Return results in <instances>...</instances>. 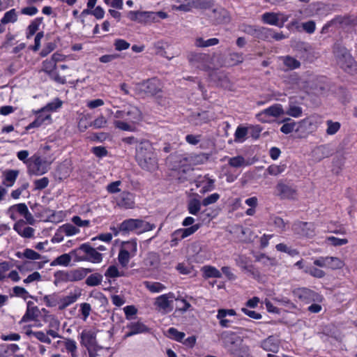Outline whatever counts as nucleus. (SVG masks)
I'll list each match as a JSON object with an SVG mask.
<instances>
[{
	"instance_id": "nucleus-1",
	"label": "nucleus",
	"mask_w": 357,
	"mask_h": 357,
	"mask_svg": "<svg viewBox=\"0 0 357 357\" xmlns=\"http://www.w3.org/2000/svg\"><path fill=\"white\" fill-rule=\"evenodd\" d=\"M224 347L233 357H251L249 347L243 344V339L232 331H223L220 335Z\"/></svg>"
},
{
	"instance_id": "nucleus-2",
	"label": "nucleus",
	"mask_w": 357,
	"mask_h": 357,
	"mask_svg": "<svg viewBox=\"0 0 357 357\" xmlns=\"http://www.w3.org/2000/svg\"><path fill=\"white\" fill-rule=\"evenodd\" d=\"M333 53L339 66L349 74L354 73L357 70V63L346 47L336 43L333 46Z\"/></svg>"
},
{
	"instance_id": "nucleus-3",
	"label": "nucleus",
	"mask_w": 357,
	"mask_h": 357,
	"mask_svg": "<svg viewBox=\"0 0 357 357\" xmlns=\"http://www.w3.org/2000/svg\"><path fill=\"white\" fill-rule=\"evenodd\" d=\"M162 83L156 77H153L137 83L134 90L135 93L142 98L159 96L162 92Z\"/></svg>"
},
{
	"instance_id": "nucleus-4",
	"label": "nucleus",
	"mask_w": 357,
	"mask_h": 357,
	"mask_svg": "<svg viewBox=\"0 0 357 357\" xmlns=\"http://www.w3.org/2000/svg\"><path fill=\"white\" fill-rule=\"evenodd\" d=\"M92 271L93 269L86 268H78L70 271H58L54 274L55 278L54 284L80 281Z\"/></svg>"
},
{
	"instance_id": "nucleus-5",
	"label": "nucleus",
	"mask_w": 357,
	"mask_h": 357,
	"mask_svg": "<svg viewBox=\"0 0 357 357\" xmlns=\"http://www.w3.org/2000/svg\"><path fill=\"white\" fill-rule=\"evenodd\" d=\"M155 227L154 224L140 219H128L120 225L119 229L122 231H135L137 234L151 231Z\"/></svg>"
},
{
	"instance_id": "nucleus-6",
	"label": "nucleus",
	"mask_w": 357,
	"mask_h": 357,
	"mask_svg": "<svg viewBox=\"0 0 357 357\" xmlns=\"http://www.w3.org/2000/svg\"><path fill=\"white\" fill-rule=\"evenodd\" d=\"M187 58L189 63L197 68L204 71L211 69L212 58L208 54L191 52Z\"/></svg>"
},
{
	"instance_id": "nucleus-7",
	"label": "nucleus",
	"mask_w": 357,
	"mask_h": 357,
	"mask_svg": "<svg viewBox=\"0 0 357 357\" xmlns=\"http://www.w3.org/2000/svg\"><path fill=\"white\" fill-rule=\"evenodd\" d=\"M116 119H123L137 124L142 121L143 116L140 109L132 105H129L122 110H117L114 114Z\"/></svg>"
},
{
	"instance_id": "nucleus-8",
	"label": "nucleus",
	"mask_w": 357,
	"mask_h": 357,
	"mask_svg": "<svg viewBox=\"0 0 357 357\" xmlns=\"http://www.w3.org/2000/svg\"><path fill=\"white\" fill-rule=\"evenodd\" d=\"M26 165L28 173L30 175H43L45 174L49 169L47 162L36 155L27 159Z\"/></svg>"
},
{
	"instance_id": "nucleus-9",
	"label": "nucleus",
	"mask_w": 357,
	"mask_h": 357,
	"mask_svg": "<svg viewBox=\"0 0 357 357\" xmlns=\"http://www.w3.org/2000/svg\"><path fill=\"white\" fill-rule=\"evenodd\" d=\"M293 295L305 303L321 302L323 297L319 294L307 287H299L292 291Z\"/></svg>"
},
{
	"instance_id": "nucleus-10",
	"label": "nucleus",
	"mask_w": 357,
	"mask_h": 357,
	"mask_svg": "<svg viewBox=\"0 0 357 357\" xmlns=\"http://www.w3.org/2000/svg\"><path fill=\"white\" fill-rule=\"evenodd\" d=\"M77 250L82 251L86 254V256L81 258V260L89 261L92 263H99L102 259V255L89 243L82 244Z\"/></svg>"
},
{
	"instance_id": "nucleus-11",
	"label": "nucleus",
	"mask_w": 357,
	"mask_h": 357,
	"mask_svg": "<svg viewBox=\"0 0 357 357\" xmlns=\"http://www.w3.org/2000/svg\"><path fill=\"white\" fill-rule=\"evenodd\" d=\"M136 160L142 169L151 172L156 167V160L153 153H149L146 155L136 153Z\"/></svg>"
},
{
	"instance_id": "nucleus-12",
	"label": "nucleus",
	"mask_w": 357,
	"mask_h": 357,
	"mask_svg": "<svg viewBox=\"0 0 357 357\" xmlns=\"http://www.w3.org/2000/svg\"><path fill=\"white\" fill-rule=\"evenodd\" d=\"M81 345L85 347L88 352L98 346L96 340V333L93 331L84 330L80 334Z\"/></svg>"
},
{
	"instance_id": "nucleus-13",
	"label": "nucleus",
	"mask_w": 357,
	"mask_h": 357,
	"mask_svg": "<svg viewBox=\"0 0 357 357\" xmlns=\"http://www.w3.org/2000/svg\"><path fill=\"white\" fill-rule=\"evenodd\" d=\"M126 328H127L128 331L125 334L124 338L131 337L136 334L148 333L150 331V329L140 321H131L126 325Z\"/></svg>"
},
{
	"instance_id": "nucleus-14",
	"label": "nucleus",
	"mask_w": 357,
	"mask_h": 357,
	"mask_svg": "<svg viewBox=\"0 0 357 357\" xmlns=\"http://www.w3.org/2000/svg\"><path fill=\"white\" fill-rule=\"evenodd\" d=\"M174 297V294L172 293L161 295L156 298L155 305L165 312H171L173 309V301L169 300V298H173Z\"/></svg>"
},
{
	"instance_id": "nucleus-15",
	"label": "nucleus",
	"mask_w": 357,
	"mask_h": 357,
	"mask_svg": "<svg viewBox=\"0 0 357 357\" xmlns=\"http://www.w3.org/2000/svg\"><path fill=\"white\" fill-rule=\"evenodd\" d=\"M167 17V14L163 11L151 12V11H140L139 14V23H146L151 22H157L158 19H165Z\"/></svg>"
},
{
	"instance_id": "nucleus-16",
	"label": "nucleus",
	"mask_w": 357,
	"mask_h": 357,
	"mask_svg": "<svg viewBox=\"0 0 357 357\" xmlns=\"http://www.w3.org/2000/svg\"><path fill=\"white\" fill-rule=\"evenodd\" d=\"M276 190L278 191V195L281 199L293 198L296 193V190L292 185L285 183L282 181H280L278 183Z\"/></svg>"
},
{
	"instance_id": "nucleus-17",
	"label": "nucleus",
	"mask_w": 357,
	"mask_h": 357,
	"mask_svg": "<svg viewBox=\"0 0 357 357\" xmlns=\"http://www.w3.org/2000/svg\"><path fill=\"white\" fill-rule=\"evenodd\" d=\"M294 230L301 235L310 237L314 235L313 225L306 222H297L293 225Z\"/></svg>"
},
{
	"instance_id": "nucleus-18",
	"label": "nucleus",
	"mask_w": 357,
	"mask_h": 357,
	"mask_svg": "<svg viewBox=\"0 0 357 357\" xmlns=\"http://www.w3.org/2000/svg\"><path fill=\"white\" fill-rule=\"evenodd\" d=\"M117 204L125 208H132L135 205L134 195L129 192H122L117 199Z\"/></svg>"
},
{
	"instance_id": "nucleus-19",
	"label": "nucleus",
	"mask_w": 357,
	"mask_h": 357,
	"mask_svg": "<svg viewBox=\"0 0 357 357\" xmlns=\"http://www.w3.org/2000/svg\"><path fill=\"white\" fill-rule=\"evenodd\" d=\"M81 296V289L75 290V292H70L69 295L60 298L59 310H63L70 305L75 303Z\"/></svg>"
},
{
	"instance_id": "nucleus-20",
	"label": "nucleus",
	"mask_w": 357,
	"mask_h": 357,
	"mask_svg": "<svg viewBox=\"0 0 357 357\" xmlns=\"http://www.w3.org/2000/svg\"><path fill=\"white\" fill-rule=\"evenodd\" d=\"M190 121L195 126H201L210 121L208 112H193L190 116Z\"/></svg>"
},
{
	"instance_id": "nucleus-21",
	"label": "nucleus",
	"mask_w": 357,
	"mask_h": 357,
	"mask_svg": "<svg viewBox=\"0 0 357 357\" xmlns=\"http://www.w3.org/2000/svg\"><path fill=\"white\" fill-rule=\"evenodd\" d=\"M179 2H185L188 3L191 8L199 9H208L214 6L213 0H177Z\"/></svg>"
},
{
	"instance_id": "nucleus-22",
	"label": "nucleus",
	"mask_w": 357,
	"mask_h": 357,
	"mask_svg": "<svg viewBox=\"0 0 357 357\" xmlns=\"http://www.w3.org/2000/svg\"><path fill=\"white\" fill-rule=\"evenodd\" d=\"M284 114L282 107L280 104H275L266 109H265L261 113L259 114V116L262 115H266L268 116L278 117L281 114Z\"/></svg>"
},
{
	"instance_id": "nucleus-23",
	"label": "nucleus",
	"mask_w": 357,
	"mask_h": 357,
	"mask_svg": "<svg viewBox=\"0 0 357 357\" xmlns=\"http://www.w3.org/2000/svg\"><path fill=\"white\" fill-rule=\"evenodd\" d=\"M213 17L218 24L227 23L229 22V17L227 11L222 8L213 10Z\"/></svg>"
},
{
	"instance_id": "nucleus-24",
	"label": "nucleus",
	"mask_w": 357,
	"mask_h": 357,
	"mask_svg": "<svg viewBox=\"0 0 357 357\" xmlns=\"http://www.w3.org/2000/svg\"><path fill=\"white\" fill-rule=\"evenodd\" d=\"M3 175L5 178L3 183L7 187H11L19 175V171L15 169L7 170L3 173Z\"/></svg>"
},
{
	"instance_id": "nucleus-25",
	"label": "nucleus",
	"mask_w": 357,
	"mask_h": 357,
	"mask_svg": "<svg viewBox=\"0 0 357 357\" xmlns=\"http://www.w3.org/2000/svg\"><path fill=\"white\" fill-rule=\"evenodd\" d=\"M252 163L246 160L242 155L229 158L228 165L234 168H239L250 165Z\"/></svg>"
},
{
	"instance_id": "nucleus-26",
	"label": "nucleus",
	"mask_w": 357,
	"mask_h": 357,
	"mask_svg": "<svg viewBox=\"0 0 357 357\" xmlns=\"http://www.w3.org/2000/svg\"><path fill=\"white\" fill-rule=\"evenodd\" d=\"M40 314V312L38 307H35L31 309H26V311L20 321V324L36 320L39 317Z\"/></svg>"
},
{
	"instance_id": "nucleus-27",
	"label": "nucleus",
	"mask_w": 357,
	"mask_h": 357,
	"mask_svg": "<svg viewBox=\"0 0 357 357\" xmlns=\"http://www.w3.org/2000/svg\"><path fill=\"white\" fill-rule=\"evenodd\" d=\"M262 20L264 23L275 25L279 27L283 26V22L279 23L278 14L274 13H265L262 15Z\"/></svg>"
},
{
	"instance_id": "nucleus-28",
	"label": "nucleus",
	"mask_w": 357,
	"mask_h": 357,
	"mask_svg": "<svg viewBox=\"0 0 357 357\" xmlns=\"http://www.w3.org/2000/svg\"><path fill=\"white\" fill-rule=\"evenodd\" d=\"M114 125L116 128L124 131L135 132L136 130L135 123L125 120L114 121Z\"/></svg>"
},
{
	"instance_id": "nucleus-29",
	"label": "nucleus",
	"mask_w": 357,
	"mask_h": 357,
	"mask_svg": "<svg viewBox=\"0 0 357 357\" xmlns=\"http://www.w3.org/2000/svg\"><path fill=\"white\" fill-rule=\"evenodd\" d=\"M109 349V347L103 348L98 345L89 351V357H112V354H108Z\"/></svg>"
},
{
	"instance_id": "nucleus-30",
	"label": "nucleus",
	"mask_w": 357,
	"mask_h": 357,
	"mask_svg": "<svg viewBox=\"0 0 357 357\" xmlns=\"http://www.w3.org/2000/svg\"><path fill=\"white\" fill-rule=\"evenodd\" d=\"M202 202L197 198H192L188 202V211L189 213L196 215L201 210Z\"/></svg>"
},
{
	"instance_id": "nucleus-31",
	"label": "nucleus",
	"mask_w": 357,
	"mask_h": 357,
	"mask_svg": "<svg viewBox=\"0 0 357 357\" xmlns=\"http://www.w3.org/2000/svg\"><path fill=\"white\" fill-rule=\"evenodd\" d=\"M255 31L253 37L259 40H266L271 36V29L268 28L257 26Z\"/></svg>"
},
{
	"instance_id": "nucleus-32",
	"label": "nucleus",
	"mask_w": 357,
	"mask_h": 357,
	"mask_svg": "<svg viewBox=\"0 0 357 357\" xmlns=\"http://www.w3.org/2000/svg\"><path fill=\"white\" fill-rule=\"evenodd\" d=\"M236 264L243 271L248 273L252 268L253 265L249 264V259L245 255H238L236 259Z\"/></svg>"
},
{
	"instance_id": "nucleus-33",
	"label": "nucleus",
	"mask_w": 357,
	"mask_h": 357,
	"mask_svg": "<svg viewBox=\"0 0 357 357\" xmlns=\"http://www.w3.org/2000/svg\"><path fill=\"white\" fill-rule=\"evenodd\" d=\"M203 275L206 278H220L221 273L215 267L211 266H204L202 267Z\"/></svg>"
},
{
	"instance_id": "nucleus-34",
	"label": "nucleus",
	"mask_w": 357,
	"mask_h": 357,
	"mask_svg": "<svg viewBox=\"0 0 357 357\" xmlns=\"http://www.w3.org/2000/svg\"><path fill=\"white\" fill-rule=\"evenodd\" d=\"M149 153H153L151 144L148 140L141 141L136 147V153L146 155Z\"/></svg>"
},
{
	"instance_id": "nucleus-35",
	"label": "nucleus",
	"mask_w": 357,
	"mask_h": 357,
	"mask_svg": "<svg viewBox=\"0 0 357 357\" xmlns=\"http://www.w3.org/2000/svg\"><path fill=\"white\" fill-rule=\"evenodd\" d=\"M102 281V275L100 273H96L91 274L85 280L86 285L89 287H95L101 284Z\"/></svg>"
},
{
	"instance_id": "nucleus-36",
	"label": "nucleus",
	"mask_w": 357,
	"mask_h": 357,
	"mask_svg": "<svg viewBox=\"0 0 357 357\" xmlns=\"http://www.w3.org/2000/svg\"><path fill=\"white\" fill-rule=\"evenodd\" d=\"M219 43V40L215 38L204 40L202 38H197L195 40V45L199 47H207L216 45Z\"/></svg>"
},
{
	"instance_id": "nucleus-37",
	"label": "nucleus",
	"mask_w": 357,
	"mask_h": 357,
	"mask_svg": "<svg viewBox=\"0 0 357 357\" xmlns=\"http://www.w3.org/2000/svg\"><path fill=\"white\" fill-rule=\"evenodd\" d=\"M255 260L262 263L266 266H274L277 265V260L274 258H271L265 254H260L255 256Z\"/></svg>"
},
{
	"instance_id": "nucleus-38",
	"label": "nucleus",
	"mask_w": 357,
	"mask_h": 357,
	"mask_svg": "<svg viewBox=\"0 0 357 357\" xmlns=\"http://www.w3.org/2000/svg\"><path fill=\"white\" fill-rule=\"evenodd\" d=\"M326 267L331 269L341 268L344 264L338 257H326Z\"/></svg>"
},
{
	"instance_id": "nucleus-39",
	"label": "nucleus",
	"mask_w": 357,
	"mask_h": 357,
	"mask_svg": "<svg viewBox=\"0 0 357 357\" xmlns=\"http://www.w3.org/2000/svg\"><path fill=\"white\" fill-rule=\"evenodd\" d=\"M71 257L69 254H63L56 257L54 261H52L50 265L52 266H54L56 265H62L67 266L69 265Z\"/></svg>"
},
{
	"instance_id": "nucleus-40",
	"label": "nucleus",
	"mask_w": 357,
	"mask_h": 357,
	"mask_svg": "<svg viewBox=\"0 0 357 357\" xmlns=\"http://www.w3.org/2000/svg\"><path fill=\"white\" fill-rule=\"evenodd\" d=\"M51 116L50 114H45L43 116V114H39L36 119L31 123L27 127L26 129L29 130L32 128H38L43 123L45 122V121H50Z\"/></svg>"
},
{
	"instance_id": "nucleus-41",
	"label": "nucleus",
	"mask_w": 357,
	"mask_h": 357,
	"mask_svg": "<svg viewBox=\"0 0 357 357\" xmlns=\"http://www.w3.org/2000/svg\"><path fill=\"white\" fill-rule=\"evenodd\" d=\"M17 20V15L15 9L13 8L4 14V16L1 20L3 24H6L10 22H15Z\"/></svg>"
},
{
	"instance_id": "nucleus-42",
	"label": "nucleus",
	"mask_w": 357,
	"mask_h": 357,
	"mask_svg": "<svg viewBox=\"0 0 357 357\" xmlns=\"http://www.w3.org/2000/svg\"><path fill=\"white\" fill-rule=\"evenodd\" d=\"M228 63L231 66L238 65L244 61L243 53L231 52L229 54Z\"/></svg>"
},
{
	"instance_id": "nucleus-43",
	"label": "nucleus",
	"mask_w": 357,
	"mask_h": 357,
	"mask_svg": "<svg viewBox=\"0 0 357 357\" xmlns=\"http://www.w3.org/2000/svg\"><path fill=\"white\" fill-rule=\"evenodd\" d=\"M261 348L267 351L276 352L278 350V345L273 342L271 337H268L261 342Z\"/></svg>"
},
{
	"instance_id": "nucleus-44",
	"label": "nucleus",
	"mask_w": 357,
	"mask_h": 357,
	"mask_svg": "<svg viewBox=\"0 0 357 357\" xmlns=\"http://www.w3.org/2000/svg\"><path fill=\"white\" fill-rule=\"evenodd\" d=\"M59 299L60 298L56 294L46 295L43 297V301L47 307H54L57 304L60 305Z\"/></svg>"
},
{
	"instance_id": "nucleus-45",
	"label": "nucleus",
	"mask_w": 357,
	"mask_h": 357,
	"mask_svg": "<svg viewBox=\"0 0 357 357\" xmlns=\"http://www.w3.org/2000/svg\"><path fill=\"white\" fill-rule=\"evenodd\" d=\"M327 129L326 134L333 135L340 129L341 125L339 122H333L331 120L326 121Z\"/></svg>"
},
{
	"instance_id": "nucleus-46",
	"label": "nucleus",
	"mask_w": 357,
	"mask_h": 357,
	"mask_svg": "<svg viewBox=\"0 0 357 357\" xmlns=\"http://www.w3.org/2000/svg\"><path fill=\"white\" fill-rule=\"evenodd\" d=\"M121 249L127 251L131 256H134L137 252V242L135 241L123 242Z\"/></svg>"
},
{
	"instance_id": "nucleus-47",
	"label": "nucleus",
	"mask_w": 357,
	"mask_h": 357,
	"mask_svg": "<svg viewBox=\"0 0 357 357\" xmlns=\"http://www.w3.org/2000/svg\"><path fill=\"white\" fill-rule=\"evenodd\" d=\"M167 335L169 337L178 342H181L185 336L184 333L178 331L175 328H169L167 330Z\"/></svg>"
},
{
	"instance_id": "nucleus-48",
	"label": "nucleus",
	"mask_w": 357,
	"mask_h": 357,
	"mask_svg": "<svg viewBox=\"0 0 357 357\" xmlns=\"http://www.w3.org/2000/svg\"><path fill=\"white\" fill-rule=\"evenodd\" d=\"M284 123L282 126L280 128V131L284 134H289L291 133L296 126V123L291 121L290 119H287L284 120Z\"/></svg>"
},
{
	"instance_id": "nucleus-49",
	"label": "nucleus",
	"mask_w": 357,
	"mask_h": 357,
	"mask_svg": "<svg viewBox=\"0 0 357 357\" xmlns=\"http://www.w3.org/2000/svg\"><path fill=\"white\" fill-rule=\"evenodd\" d=\"M273 299L278 303L284 305V307H287L289 310L296 309V305L287 297H275Z\"/></svg>"
},
{
	"instance_id": "nucleus-50",
	"label": "nucleus",
	"mask_w": 357,
	"mask_h": 357,
	"mask_svg": "<svg viewBox=\"0 0 357 357\" xmlns=\"http://www.w3.org/2000/svg\"><path fill=\"white\" fill-rule=\"evenodd\" d=\"M305 272L317 278H322L325 276L324 271L314 266L306 267Z\"/></svg>"
},
{
	"instance_id": "nucleus-51",
	"label": "nucleus",
	"mask_w": 357,
	"mask_h": 357,
	"mask_svg": "<svg viewBox=\"0 0 357 357\" xmlns=\"http://www.w3.org/2000/svg\"><path fill=\"white\" fill-rule=\"evenodd\" d=\"M60 229L62 232L68 236L75 235L79 231V229L71 224H65Z\"/></svg>"
},
{
	"instance_id": "nucleus-52",
	"label": "nucleus",
	"mask_w": 357,
	"mask_h": 357,
	"mask_svg": "<svg viewBox=\"0 0 357 357\" xmlns=\"http://www.w3.org/2000/svg\"><path fill=\"white\" fill-rule=\"evenodd\" d=\"M248 134V128L243 126H238L234 134V141L235 142H243L245 139V137Z\"/></svg>"
},
{
	"instance_id": "nucleus-53",
	"label": "nucleus",
	"mask_w": 357,
	"mask_h": 357,
	"mask_svg": "<svg viewBox=\"0 0 357 357\" xmlns=\"http://www.w3.org/2000/svg\"><path fill=\"white\" fill-rule=\"evenodd\" d=\"M130 256L131 255L130 254H128V252L127 251L120 249L119 253L118 255V260H119V264L123 267L127 266V265L129 262Z\"/></svg>"
},
{
	"instance_id": "nucleus-54",
	"label": "nucleus",
	"mask_w": 357,
	"mask_h": 357,
	"mask_svg": "<svg viewBox=\"0 0 357 357\" xmlns=\"http://www.w3.org/2000/svg\"><path fill=\"white\" fill-rule=\"evenodd\" d=\"M65 347L67 351L71 353L72 357H77L76 354L77 344L75 340L71 339H66L65 342Z\"/></svg>"
},
{
	"instance_id": "nucleus-55",
	"label": "nucleus",
	"mask_w": 357,
	"mask_h": 357,
	"mask_svg": "<svg viewBox=\"0 0 357 357\" xmlns=\"http://www.w3.org/2000/svg\"><path fill=\"white\" fill-rule=\"evenodd\" d=\"M130 43L123 39H116L114 42V46L116 51H123L130 47Z\"/></svg>"
},
{
	"instance_id": "nucleus-56",
	"label": "nucleus",
	"mask_w": 357,
	"mask_h": 357,
	"mask_svg": "<svg viewBox=\"0 0 357 357\" xmlns=\"http://www.w3.org/2000/svg\"><path fill=\"white\" fill-rule=\"evenodd\" d=\"M285 165H270L266 171L270 175L277 176L284 171Z\"/></svg>"
},
{
	"instance_id": "nucleus-57",
	"label": "nucleus",
	"mask_w": 357,
	"mask_h": 357,
	"mask_svg": "<svg viewBox=\"0 0 357 357\" xmlns=\"http://www.w3.org/2000/svg\"><path fill=\"white\" fill-rule=\"evenodd\" d=\"M146 288L151 292H160L162 291L165 287L160 282H146Z\"/></svg>"
},
{
	"instance_id": "nucleus-58",
	"label": "nucleus",
	"mask_w": 357,
	"mask_h": 357,
	"mask_svg": "<svg viewBox=\"0 0 357 357\" xmlns=\"http://www.w3.org/2000/svg\"><path fill=\"white\" fill-rule=\"evenodd\" d=\"M49 178L47 177H43L40 179H36L34 181L35 190H42L47 187L49 184Z\"/></svg>"
},
{
	"instance_id": "nucleus-59",
	"label": "nucleus",
	"mask_w": 357,
	"mask_h": 357,
	"mask_svg": "<svg viewBox=\"0 0 357 357\" xmlns=\"http://www.w3.org/2000/svg\"><path fill=\"white\" fill-rule=\"evenodd\" d=\"M23 257L32 260L40 259L42 258V256L40 254L30 248H26L24 250Z\"/></svg>"
},
{
	"instance_id": "nucleus-60",
	"label": "nucleus",
	"mask_w": 357,
	"mask_h": 357,
	"mask_svg": "<svg viewBox=\"0 0 357 357\" xmlns=\"http://www.w3.org/2000/svg\"><path fill=\"white\" fill-rule=\"evenodd\" d=\"M284 65L290 69H296L300 67L301 63L291 56H287L284 59Z\"/></svg>"
},
{
	"instance_id": "nucleus-61",
	"label": "nucleus",
	"mask_w": 357,
	"mask_h": 357,
	"mask_svg": "<svg viewBox=\"0 0 357 357\" xmlns=\"http://www.w3.org/2000/svg\"><path fill=\"white\" fill-rule=\"evenodd\" d=\"M286 114L293 117H299L302 114V108L296 105H290Z\"/></svg>"
},
{
	"instance_id": "nucleus-62",
	"label": "nucleus",
	"mask_w": 357,
	"mask_h": 357,
	"mask_svg": "<svg viewBox=\"0 0 357 357\" xmlns=\"http://www.w3.org/2000/svg\"><path fill=\"white\" fill-rule=\"evenodd\" d=\"M220 199V195L218 193H213L211 195L205 197L202 201V204L204 206H207L210 204L215 203Z\"/></svg>"
},
{
	"instance_id": "nucleus-63",
	"label": "nucleus",
	"mask_w": 357,
	"mask_h": 357,
	"mask_svg": "<svg viewBox=\"0 0 357 357\" xmlns=\"http://www.w3.org/2000/svg\"><path fill=\"white\" fill-rule=\"evenodd\" d=\"M91 152L98 158H102L108 154V151L104 146H94L91 149Z\"/></svg>"
},
{
	"instance_id": "nucleus-64",
	"label": "nucleus",
	"mask_w": 357,
	"mask_h": 357,
	"mask_svg": "<svg viewBox=\"0 0 357 357\" xmlns=\"http://www.w3.org/2000/svg\"><path fill=\"white\" fill-rule=\"evenodd\" d=\"M105 275L108 278H118L122 275L119 271L117 267L114 265L109 266Z\"/></svg>"
}]
</instances>
